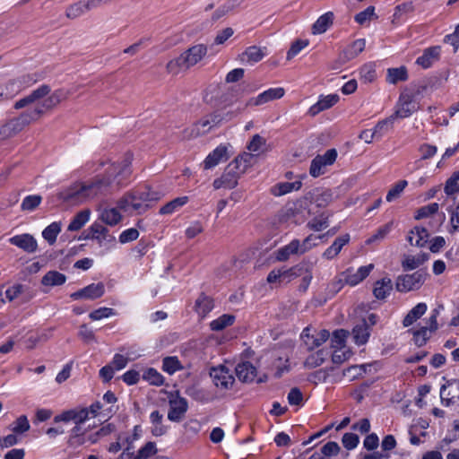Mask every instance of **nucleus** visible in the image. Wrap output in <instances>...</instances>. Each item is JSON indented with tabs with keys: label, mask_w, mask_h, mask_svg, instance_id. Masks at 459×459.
I'll return each instance as SVG.
<instances>
[{
	"label": "nucleus",
	"mask_w": 459,
	"mask_h": 459,
	"mask_svg": "<svg viewBox=\"0 0 459 459\" xmlns=\"http://www.w3.org/2000/svg\"><path fill=\"white\" fill-rule=\"evenodd\" d=\"M429 255L428 254H420L416 256L409 255L403 262V267L405 270H413L422 264L425 261L429 259Z\"/></svg>",
	"instance_id": "c9c22d12"
},
{
	"label": "nucleus",
	"mask_w": 459,
	"mask_h": 459,
	"mask_svg": "<svg viewBox=\"0 0 459 459\" xmlns=\"http://www.w3.org/2000/svg\"><path fill=\"white\" fill-rule=\"evenodd\" d=\"M237 5L238 4L236 3V1L226 3L214 12V13L212 16V20L213 22L219 21L220 19L224 17L229 12L233 10Z\"/></svg>",
	"instance_id": "680f3d73"
},
{
	"label": "nucleus",
	"mask_w": 459,
	"mask_h": 459,
	"mask_svg": "<svg viewBox=\"0 0 459 459\" xmlns=\"http://www.w3.org/2000/svg\"><path fill=\"white\" fill-rule=\"evenodd\" d=\"M328 226V217H323V215H321V218H314L307 223V227L315 231H321Z\"/></svg>",
	"instance_id": "69168bd1"
},
{
	"label": "nucleus",
	"mask_w": 459,
	"mask_h": 459,
	"mask_svg": "<svg viewBox=\"0 0 459 459\" xmlns=\"http://www.w3.org/2000/svg\"><path fill=\"white\" fill-rule=\"evenodd\" d=\"M207 48L204 45H195L178 57L169 61L167 71L172 74H178L182 70H186L196 65L206 55Z\"/></svg>",
	"instance_id": "7ed1b4c3"
},
{
	"label": "nucleus",
	"mask_w": 459,
	"mask_h": 459,
	"mask_svg": "<svg viewBox=\"0 0 459 459\" xmlns=\"http://www.w3.org/2000/svg\"><path fill=\"white\" fill-rule=\"evenodd\" d=\"M366 46V41L364 39H359L353 41L351 45H349L346 48L342 50V52L339 55V57L336 61L338 64L333 66V69L339 68V65L346 64L347 62L355 58L359 54H360Z\"/></svg>",
	"instance_id": "9d476101"
},
{
	"label": "nucleus",
	"mask_w": 459,
	"mask_h": 459,
	"mask_svg": "<svg viewBox=\"0 0 459 459\" xmlns=\"http://www.w3.org/2000/svg\"><path fill=\"white\" fill-rule=\"evenodd\" d=\"M459 171H455L445 184V193L447 195H452L459 192Z\"/></svg>",
	"instance_id": "8fccbe9b"
},
{
	"label": "nucleus",
	"mask_w": 459,
	"mask_h": 459,
	"mask_svg": "<svg viewBox=\"0 0 459 459\" xmlns=\"http://www.w3.org/2000/svg\"><path fill=\"white\" fill-rule=\"evenodd\" d=\"M91 215V211L89 209H84L79 212L72 220L70 224L68 225L67 230L69 231H77L81 230L85 223L89 221Z\"/></svg>",
	"instance_id": "cd10ccee"
},
{
	"label": "nucleus",
	"mask_w": 459,
	"mask_h": 459,
	"mask_svg": "<svg viewBox=\"0 0 459 459\" xmlns=\"http://www.w3.org/2000/svg\"><path fill=\"white\" fill-rule=\"evenodd\" d=\"M114 430H115V426L112 424H108V425L102 427L101 429H100L97 432L90 435L88 437V440L91 444H94V443L98 442L100 437L109 435Z\"/></svg>",
	"instance_id": "e2e57ef3"
},
{
	"label": "nucleus",
	"mask_w": 459,
	"mask_h": 459,
	"mask_svg": "<svg viewBox=\"0 0 459 459\" xmlns=\"http://www.w3.org/2000/svg\"><path fill=\"white\" fill-rule=\"evenodd\" d=\"M373 267V264L361 266L356 272H352L349 269L342 274L344 277L343 281L351 286L357 285L369 274Z\"/></svg>",
	"instance_id": "f3484780"
},
{
	"label": "nucleus",
	"mask_w": 459,
	"mask_h": 459,
	"mask_svg": "<svg viewBox=\"0 0 459 459\" xmlns=\"http://www.w3.org/2000/svg\"><path fill=\"white\" fill-rule=\"evenodd\" d=\"M347 332L343 329L335 330L331 337V344L334 349H339L344 346Z\"/></svg>",
	"instance_id": "052dcab7"
},
{
	"label": "nucleus",
	"mask_w": 459,
	"mask_h": 459,
	"mask_svg": "<svg viewBox=\"0 0 459 459\" xmlns=\"http://www.w3.org/2000/svg\"><path fill=\"white\" fill-rule=\"evenodd\" d=\"M188 202L187 196H181L173 199L160 209V214H171L179 207H182Z\"/></svg>",
	"instance_id": "e433bc0d"
},
{
	"label": "nucleus",
	"mask_w": 459,
	"mask_h": 459,
	"mask_svg": "<svg viewBox=\"0 0 459 459\" xmlns=\"http://www.w3.org/2000/svg\"><path fill=\"white\" fill-rule=\"evenodd\" d=\"M300 242L298 239L292 240L290 244L278 249L275 252V258L280 262H283L289 259L290 255L299 254Z\"/></svg>",
	"instance_id": "b1692460"
},
{
	"label": "nucleus",
	"mask_w": 459,
	"mask_h": 459,
	"mask_svg": "<svg viewBox=\"0 0 459 459\" xmlns=\"http://www.w3.org/2000/svg\"><path fill=\"white\" fill-rule=\"evenodd\" d=\"M51 92V88L47 84H42L38 89L32 91L28 96L19 100L14 104L15 109H21L29 106H33L23 111L19 117L9 119L0 126V137L6 140L15 136L25 126L31 122L38 120L46 111L51 110L56 107L62 100L67 97V92L62 89Z\"/></svg>",
	"instance_id": "f257e3e1"
},
{
	"label": "nucleus",
	"mask_w": 459,
	"mask_h": 459,
	"mask_svg": "<svg viewBox=\"0 0 459 459\" xmlns=\"http://www.w3.org/2000/svg\"><path fill=\"white\" fill-rule=\"evenodd\" d=\"M284 95L283 88H272L260 93L255 98H251L247 100V106H260L269 101L281 99Z\"/></svg>",
	"instance_id": "f8f14e48"
},
{
	"label": "nucleus",
	"mask_w": 459,
	"mask_h": 459,
	"mask_svg": "<svg viewBox=\"0 0 459 459\" xmlns=\"http://www.w3.org/2000/svg\"><path fill=\"white\" fill-rule=\"evenodd\" d=\"M339 95L329 94L322 96L319 100L309 108V113L316 116L323 110L328 109L339 101Z\"/></svg>",
	"instance_id": "aec40b11"
},
{
	"label": "nucleus",
	"mask_w": 459,
	"mask_h": 459,
	"mask_svg": "<svg viewBox=\"0 0 459 459\" xmlns=\"http://www.w3.org/2000/svg\"><path fill=\"white\" fill-rule=\"evenodd\" d=\"M352 335L354 342L358 345H363L368 342L369 337V331L365 320L354 326L352 330Z\"/></svg>",
	"instance_id": "bb28decb"
},
{
	"label": "nucleus",
	"mask_w": 459,
	"mask_h": 459,
	"mask_svg": "<svg viewBox=\"0 0 459 459\" xmlns=\"http://www.w3.org/2000/svg\"><path fill=\"white\" fill-rule=\"evenodd\" d=\"M309 45L308 39H296L290 45L289 51L287 52V59L290 60L300 53L302 49Z\"/></svg>",
	"instance_id": "3c124183"
},
{
	"label": "nucleus",
	"mask_w": 459,
	"mask_h": 459,
	"mask_svg": "<svg viewBox=\"0 0 459 459\" xmlns=\"http://www.w3.org/2000/svg\"><path fill=\"white\" fill-rule=\"evenodd\" d=\"M393 290V283L390 278H383L377 281L373 290L374 296L377 299H384Z\"/></svg>",
	"instance_id": "393cba45"
},
{
	"label": "nucleus",
	"mask_w": 459,
	"mask_h": 459,
	"mask_svg": "<svg viewBox=\"0 0 459 459\" xmlns=\"http://www.w3.org/2000/svg\"><path fill=\"white\" fill-rule=\"evenodd\" d=\"M264 56L263 49L257 46L248 47L242 54L238 56L241 63L254 65L259 62Z\"/></svg>",
	"instance_id": "5701e85b"
},
{
	"label": "nucleus",
	"mask_w": 459,
	"mask_h": 459,
	"mask_svg": "<svg viewBox=\"0 0 459 459\" xmlns=\"http://www.w3.org/2000/svg\"><path fill=\"white\" fill-rule=\"evenodd\" d=\"M438 208H439V205L437 203H432L428 205L422 206L417 211L414 218L416 220H421L423 218H428V217L437 213L438 211Z\"/></svg>",
	"instance_id": "5fc2aeb1"
},
{
	"label": "nucleus",
	"mask_w": 459,
	"mask_h": 459,
	"mask_svg": "<svg viewBox=\"0 0 459 459\" xmlns=\"http://www.w3.org/2000/svg\"><path fill=\"white\" fill-rule=\"evenodd\" d=\"M408 182L406 180H400L397 182L387 193L386 201L392 202L398 198L404 188L407 186Z\"/></svg>",
	"instance_id": "bf43d9fd"
},
{
	"label": "nucleus",
	"mask_w": 459,
	"mask_h": 459,
	"mask_svg": "<svg viewBox=\"0 0 459 459\" xmlns=\"http://www.w3.org/2000/svg\"><path fill=\"white\" fill-rule=\"evenodd\" d=\"M418 109V107L414 101V96L410 93H402L395 112L391 115L396 118H405L410 117L413 112Z\"/></svg>",
	"instance_id": "0eeeda50"
},
{
	"label": "nucleus",
	"mask_w": 459,
	"mask_h": 459,
	"mask_svg": "<svg viewBox=\"0 0 459 459\" xmlns=\"http://www.w3.org/2000/svg\"><path fill=\"white\" fill-rule=\"evenodd\" d=\"M350 241V235L344 234L338 237L333 243L323 253V257L331 260L338 255L342 248Z\"/></svg>",
	"instance_id": "4be33fe9"
},
{
	"label": "nucleus",
	"mask_w": 459,
	"mask_h": 459,
	"mask_svg": "<svg viewBox=\"0 0 459 459\" xmlns=\"http://www.w3.org/2000/svg\"><path fill=\"white\" fill-rule=\"evenodd\" d=\"M31 80L14 79L9 81L4 86L0 88V100H9L13 98L18 92H20L24 84H29Z\"/></svg>",
	"instance_id": "4468645a"
},
{
	"label": "nucleus",
	"mask_w": 459,
	"mask_h": 459,
	"mask_svg": "<svg viewBox=\"0 0 459 459\" xmlns=\"http://www.w3.org/2000/svg\"><path fill=\"white\" fill-rule=\"evenodd\" d=\"M429 234L427 229L415 227L408 235L407 240L411 246L424 247L429 239Z\"/></svg>",
	"instance_id": "412c9836"
},
{
	"label": "nucleus",
	"mask_w": 459,
	"mask_h": 459,
	"mask_svg": "<svg viewBox=\"0 0 459 459\" xmlns=\"http://www.w3.org/2000/svg\"><path fill=\"white\" fill-rule=\"evenodd\" d=\"M441 47L434 46L424 49L423 54L416 60V64L422 68H429L434 63L440 58Z\"/></svg>",
	"instance_id": "dca6fc26"
},
{
	"label": "nucleus",
	"mask_w": 459,
	"mask_h": 459,
	"mask_svg": "<svg viewBox=\"0 0 459 459\" xmlns=\"http://www.w3.org/2000/svg\"><path fill=\"white\" fill-rule=\"evenodd\" d=\"M254 156L251 153L244 152L233 160L234 169L240 173L245 172L247 168L251 164Z\"/></svg>",
	"instance_id": "37998d69"
},
{
	"label": "nucleus",
	"mask_w": 459,
	"mask_h": 459,
	"mask_svg": "<svg viewBox=\"0 0 459 459\" xmlns=\"http://www.w3.org/2000/svg\"><path fill=\"white\" fill-rule=\"evenodd\" d=\"M329 337L330 333L325 329L319 331L316 334H313L311 333V328L306 327L301 333V339L308 351L319 347L325 342Z\"/></svg>",
	"instance_id": "6e6552de"
},
{
	"label": "nucleus",
	"mask_w": 459,
	"mask_h": 459,
	"mask_svg": "<svg viewBox=\"0 0 459 459\" xmlns=\"http://www.w3.org/2000/svg\"><path fill=\"white\" fill-rule=\"evenodd\" d=\"M118 208L129 212L131 210L141 214L150 207L148 204H142L135 192L126 194L117 203Z\"/></svg>",
	"instance_id": "1a4fd4ad"
},
{
	"label": "nucleus",
	"mask_w": 459,
	"mask_h": 459,
	"mask_svg": "<svg viewBox=\"0 0 459 459\" xmlns=\"http://www.w3.org/2000/svg\"><path fill=\"white\" fill-rule=\"evenodd\" d=\"M143 378L154 385H161L164 378L156 369L150 368L146 369L143 375Z\"/></svg>",
	"instance_id": "603ef678"
},
{
	"label": "nucleus",
	"mask_w": 459,
	"mask_h": 459,
	"mask_svg": "<svg viewBox=\"0 0 459 459\" xmlns=\"http://www.w3.org/2000/svg\"><path fill=\"white\" fill-rule=\"evenodd\" d=\"M228 149L226 146L221 145L218 146L212 153H210L204 161V166L205 169H212L215 167L221 161H226L228 160Z\"/></svg>",
	"instance_id": "6ab92c4d"
},
{
	"label": "nucleus",
	"mask_w": 459,
	"mask_h": 459,
	"mask_svg": "<svg viewBox=\"0 0 459 459\" xmlns=\"http://www.w3.org/2000/svg\"><path fill=\"white\" fill-rule=\"evenodd\" d=\"M212 128V126L210 125L208 119L204 118L194 125L188 136L197 137L199 135L208 133Z\"/></svg>",
	"instance_id": "de8ad7c7"
},
{
	"label": "nucleus",
	"mask_w": 459,
	"mask_h": 459,
	"mask_svg": "<svg viewBox=\"0 0 459 459\" xmlns=\"http://www.w3.org/2000/svg\"><path fill=\"white\" fill-rule=\"evenodd\" d=\"M337 158L335 149H329L324 155L316 156L310 165L309 173L313 178H317L325 172V167L334 163Z\"/></svg>",
	"instance_id": "39448f33"
},
{
	"label": "nucleus",
	"mask_w": 459,
	"mask_h": 459,
	"mask_svg": "<svg viewBox=\"0 0 459 459\" xmlns=\"http://www.w3.org/2000/svg\"><path fill=\"white\" fill-rule=\"evenodd\" d=\"M9 242L27 253H34L38 249L37 240L28 233L13 236L9 238Z\"/></svg>",
	"instance_id": "ddd939ff"
},
{
	"label": "nucleus",
	"mask_w": 459,
	"mask_h": 459,
	"mask_svg": "<svg viewBox=\"0 0 459 459\" xmlns=\"http://www.w3.org/2000/svg\"><path fill=\"white\" fill-rule=\"evenodd\" d=\"M42 197L39 195H28L26 196L21 205L22 211H33L35 210L41 203Z\"/></svg>",
	"instance_id": "864d4df0"
},
{
	"label": "nucleus",
	"mask_w": 459,
	"mask_h": 459,
	"mask_svg": "<svg viewBox=\"0 0 459 459\" xmlns=\"http://www.w3.org/2000/svg\"><path fill=\"white\" fill-rule=\"evenodd\" d=\"M65 274L57 271H49L41 279V283L45 286H59L65 282Z\"/></svg>",
	"instance_id": "c85d7f7f"
},
{
	"label": "nucleus",
	"mask_w": 459,
	"mask_h": 459,
	"mask_svg": "<svg viewBox=\"0 0 459 459\" xmlns=\"http://www.w3.org/2000/svg\"><path fill=\"white\" fill-rule=\"evenodd\" d=\"M427 273L423 271H417L411 274L401 275L396 280V290L400 292H407L418 290L425 281Z\"/></svg>",
	"instance_id": "20e7f679"
},
{
	"label": "nucleus",
	"mask_w": 459,
	"mask_h": 459,
	"mask_svg": "<svg viewBox=\"0 0 459 459\" xmlns=\"http://www.w3.org/2000/svg\"><path fill=\"white\" fill-rule=\"evenodd\" d=\"M359 441V438L358 435L354 433H345L342 438L343 446L348 450L355 448L358 446Z\"/></svg>",
	"instance_id": "774afa93"
},
{
	"label": "nucleus",
	"mask_w": 459,
	"mask_h": 459,
	"mask_svg": "<svg viewBox=\"0 0 459 459\" xmlns=\"http://www.w3.org/2000/svg\"><path fill=\"white\" fill-rule=\"evenodd\" d=\"M376 18L375 7L368 6L364 11L356 14L355 21L361 26H368V22Z\"/></svg>",
	"instance_id": "49530a36"
},
{
	"label": "nucleus",
	"mask_w": 459,
	"mask_h": 459,
	"mask_svg": "<svg viewBox=\"0 0 459 459\" xmlns=\"http://www.w3.org/2000/svg\"><path fill=\"white\" fill-rule=\"evenodd\" d=\"M13 425L12 430L15 434H22L28 431L30 428L26 415H21L18 417Z\"/></svg>",
	"instance_id": "4d7b16f0"
},
{
	"label": "nucleus",
	"mask_w": 459,
	"mask_h": 459,
	"mask_svg": "<svg viewBox=\"0 0 459 459\" xmlns=\"http://www.w3.org/2000/svg\"><path fill=\"white\" fill-rule=\"evenodd\" d=\"M116 315V312L113 308L109 307H100L90 313L89 317L93 320H100L102 318H107L111 316Z\"/></svg>",
	"instance_id": "0e129e2a"
},
{
	"label": "nucleus",
	"mask_w": 459,
	"mask_h": 459,
	"mask_svg": "<svg viewBox=\"0 0 459 459\" xmlns=\"http://www.w3.org/2000/svg\"><path fill=\"white\" fill-rule=\"evenodd\" d=\"M105 292V286L102 282L91 283L83 289H81L71 294V299L76 300L81 299H96L103 296Z\"/></svg>",
	"instance_id": "9b49d317"
},
{
	"label": "nucleus",
	"mask_w": 459,
	"mask_h": 459,
	"mask_svg": "<svg viewBox=\"0 0 459 459\" xmlns=\"http://www.w3.org/2000/svg\"><path fill=\"white\" fill-rule=\"evenodd\" d=\"M414 342L418 347H421L426 344L427 341L429 339V335L428 334V327L423 326L420 329L415 331L413 333Z\"/></svg>",
	"instance_id": "338daca9"
},
{
	"label": "nucleus",
	"mask_w": 459,
	"mask_h": 459,
	"mask_svg": "<svg viewBox=\"0 0 459 459\" xmlns=\"http://www.w3.org/2000/svg\"><path fill=\"white\" fill-rule=\"evenodd\" d=\"M169 405L170 407L168 413V419L175 422L181 421L188 408L186 400L182 397L176 400H170Z\"/></svg>",
	"instance_id": "2eb2a0df"
},
{
	"label": "nucleus",
	"mask_w": 459,
	"mask_h": 459,
	"mask_svg": "<svg viewBox=\"0 0 459 459\" xmlns=\"http://www.w3.org/2000/svg\"><path fill=\"white\" fill-rule=\"evenodd\" d=\"M427 311V305L425 303L417 304L412 309L409 311L403 318V325L404 327L411 325L419 318H420Z\"/></svg>",
	"instance_id": "a878e982"
},
{
	"label": "nucleus",
	"mask_w": 459,
	"mask_h": 459,
	"mask_svg": "<svg viewBox=\"0 0 459 459\" xmlns=\"http://www.w3.org/2000/svg\"><path fill=\"white\" fill-rule=\"evenodd\" d=\"M157 453L156 445L154 442H147L144 446H143L137 453L134 455L135 457L134 459H147Z\"/></svg>",
	"instance_id": "13d9d810"
},
{
	"label": "nucleus",
	"mask_w": 459,
	"mask_h": 459,
	"mask_svg": "<svg viewBox=\"0 0 459 459\" xmlns=\"http://www.w3.org/2000/svg\"><path fill=\"white\" fill-rule=\"evenodd\" d=\"M301 186L300 181L280 183L272 188V194L274 195H283L293 190H299Z\"/></svg>",
	"instance_id": "72a5a7b5"
},
{
	"label": "nucleus",
	"mask_w": 459,
	"mask_h": 459,
	"mask_svg": "<svg viewBox=\"0 0 459 459\" xmlns=\"http://www.w3.org/2000/svg\"><path fill=\"white\" fill-rule=\"evenodd\" d=\"M238 378L243 383H251L256 377V368L249 361L238 363L235 368Z\"/></svg>",
	"instance_id": "a211bd4d"
},
{
	"label": "nucleus",
	"mask_w": 459,
	"mask_h": 459,
	"mask_svg": "<svg viewBox=\"0 0 459 459\" xmlns=\"http://www.w3.org/2000/svg\"><path fill=\"white\" fill-rule=\"evenodd\" d=\"M213 384L223 390L231 388L235 382V378L225 366L212 368L210 372Z\"/></svg>",
	"instance_id": "423d86ee"
},
{
	"label": "nucleus",
	"mask_w": 459,
	"mask_h": 459,
	"mask_svg": "<svg viewBox=\"0 0 459 459\" xmlns=\"http://www.w3.org/2000/svg\"><path fill=\"white\" fill-rule=\"evenodd\" d=\"M407 79L408 73L404 66L387 69L386 80L389 83L396 84L398 82H405Z\"/></svg>",
	"instance_id": "2f4dec72"
},
{
	"label": "nucleus",
	"mask_w": 459,
	"mask_h": 459,
	"mask_svg": "<svg viewBox=\"0 0 459 459\" xmlns=\"http://www.w3.org/2000/svg\"><path fill=\"white\" fill-rule=\"evenodd\" d=\"M100 219L108 225L115 226L122 219L121 214L116 208L106 209L101 212Z\"/></svg>",
	"instance_id": "58836bf2"
},
{
	"label": "nucleus",
	"mask_w": 459,
	"mask_h": 459,
	"mask_svg": "<svg viewBox=\"0 0 459 459\" xmlns=\"http://www.w3.org/2000/svg\"><path fill=\"white\" fill-rule=\"evenodd\" d=\"M334 14L333 12H327L321 15L313 24L312 29H326L333 25Z\"/></svg>",
	"instance_id": "6e6d98bb"
},
{
	"label": "nucleus",
	"mask_w": 459,
	"mask_h": 459,
	"mask_svg": "<svg viewBox=\"0 0 459 459\" xmlns=\"http://www.w3.org/2000/svg\"><path fill=\"white\" fill-rule=\"evenodd\" d=\"M394 121V117L392 116L379 121L373 130L376 133V139H380L385 133L392 129Z\"/></svg>",
	"instance_id": "79ce46f5"
},
{
	"label": "nucleus",
	"mask_w": 459,
	"mask_h": 459,
	"mask_svg": "<svg viewBox=\"0 0 459 459\" xmlns=\"http://www.w3.org/2000/svg\"><path fill=\"white\" fill-rule=\"evenodd\" d=\"M131 173V160L126 158L120 163L112 164L101 178L94 180L90 185L74 184L60 191L57 197L69 205H78L98 195H107L118 190L126 185V180Z\"/></svg>",
	"instance_id": "f03ea898"
},
{
	"label": "nucleus",
	"mask_w": 459,
	"mask_h": 459,
	"mask_svg": "<svg viewBox=\"0 0 459 459\" xmlns=\"http://www.w3.org/2000/svg\"><path fill=\"white\" fill-rule=\"evenodd\" d=\"M316 262V259H311L310 257H307L303 259L298 264L292 266L293 270L295 271L296 276L303 277L307 273H311Z\"/></svg>",
	"instance_id": "7c9ffc66"
},
{
	"label": "nucleus",
	"mask_w": 459,
	"mask_h": 459,
	"mask_svg": "<svg viewBox=\"0 0 459 459\" xmlns=\"http://www.w3.org/2000/svg\"><path fill=\"white\" fill-rule=\"evenodd\" d=\"M233 166V163H230L228 166L229 171L222 175L223 182H224V187L226 188H233L238 185V175L240 173L236 169L231 168Z\"/></svg>",
	"instance_id": "a19ab883"
},
{
	"label": "nucleus",
	"mask_w": 459,
	"mask_h": 459,
	"mask_svg": "<svg viewBox=\"0 0 459 459\" xmlns=\"http://www.w3.org/2000/svg\"><path fill=\"white\" fill-rule=\"evenodd\" d=\"M135 193L138 195V199L143 204H148L149 202H155L160 199V194L159 192L152 191L148 186H146L143 190L136 191Z\"/></svg>",
	"instance_id": "c03bdc74"
},
{
	"label": "nucleus",
	"mask_w": 459,
	"mask_h": 459,
	"mask_svg": "<svg viewBox=\"0 0 459 459\" xmlns=\"http://www.w3.org/2000/svg\"><path fill=\"white\" fill-rule=\"evenodd\" d=\"M329 353L330 352L327 350L321 349L316 353L309 355L306 359L305 365L308 368H316L320 366L325 360V358L329 355Z\"/></svg>",
	"instance_id": "4c0bfd02"
},
{
	"label": "nucleus",
	"mask_w": 459,
	"mask_h": 459,
	"mask_svg": "<svg viewBox=\"0 0 459 459\" xmlns=\"http://www.w3.org/2000/svg\"><path fill=\"white\" fill-rule=\"evenodd\" d=\"M195 308L199 315L205 316L213 308V301L210 297L201 294L195 301Z\"/></svg>",
	"instance_id": "473e14b6"
},
{
	"label": "nucleus",
	"mask_w": 459,
	"mask_h": 459,
	"mask_svg": "<svg viewBox=\"0 0 459 459\" xmlns=\"http://www.w3.org/2000/svg\"><path fill=\"white\" fill-rule=\"evenodd\" d=\"M235 322V316L230 314H224L219 318L213 320L210 324V327L212 331H221L226 327L232 325Z\"/></svg>",
	"instance_id": "f704fd0d"
},
{
	"label": "nucleus",
	"mask_w": 459,
	"mask_h": 459,
	"mask_svg": "<svg viewBox=\"0 0 459 459\" xmlns=\"http://www.w3.org/2000/svg\"><path fill=\"white\" fill-rule=\"evenodd\" d=\"M182 368L183 367L177 357H166L163 359L162 369L168 374L172 375Z\"/></svg>",
	"instance_id": "a18cd8bd"
},
{
	"label": "nucleus",
	"mask_w": 459,
	"mask_h": 459,
	"mask_svg": "<svg viewBox=\"0 0 459 459\" xmlns=\"http://www.w3.org/2000/svg\"><path fill=\"white\" fill-rule=\"evenodd\" d=\"M60 231L61 223L53 222L42 231V237L48 242L49 245H53L56 242V237Z\"/></svg>",
	"instance_id": "ea45409f"
},
{
	"label": "nucleus",
	"mask_w": 459,
	"mask_h": 459,
	"mask_svg": "<svg viewBox=\"0 0 459 459\" xmlns=\"http://www.w3.org/2000/svg\"><path fill=\"white\" fill-rule=\"evenodd\" d=\"M367 368H370L369 364L354 365L344 369L343 376L351 380L363 376L367 372Z\"/></svg>",
	"instance_id": "09e8293b"
},
{
	"label": "nucleus",
	"mask_w": 459,
	"mask_h": 459,
	"mask_svg": "<svg viewBox=\"0 0 459 459\" xmlns=\"http://www.w3.org/2000/svg\"><path fill=\"white\" fill-rule=\"evenodd\" d=\"M108 230L107 228L99 223H94L90 228V234L86 237V238L97 239L100 243L103 240L111 239V236L108 234Z\"/></svg>",
	"instance_id": "c756f323"
}]
</instances>
